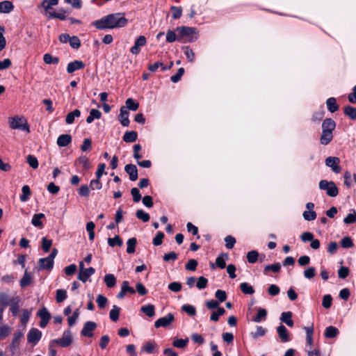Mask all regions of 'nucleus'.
<instances>
[{
	"instance_id": "f257e3e1",
	"label": "nucleus",
	"mask_w": 356,
	"mask_h": 356,
	"mask_svg": "<svg viewBox=\"0 0 356 356\" xmlns=\"http://www.w3.org/2000/svg\"><path fill=\"white\" fill-rule=\"evenodd\" d=\"M127 22L123 14L118 13L104 16L92 24L98 29H113L125 26Z\"/></svg>"
},
{
	"instance_id": "f03ea898",
	"label": "nucleus",
	"mask_w": 356,
	"mask_h": 356,
	"mask_svg": "<svg viewBox=\"0 0 356 356\" xmlns=\"http://www.w3.org/2000/svg\"><path fill=\"white\" fill-rule=\"evenodd\" d=\"M176 31L179 34V41L182 40L184 38L189 37L190 38L187 40L189 42L195 41L197 38V36H193L194 34H197V31L194 27L189 26H177Z\"/></svg>"
},
{
	"instance_id": "7ed1b4c3",
	"label": "nucleus",
	"mask_w": 356,
	"mask_h": 356,
	"mask_svg": "<svg viewBox=\"0 0 356 356\" xmlns=\"http://www.w3.org/2000/svg\"><path fill=\"white\" fill-rule=\"evenodd\" d=\"M319 188L321 190L325 191L326 194L330 197H336L339 193L338 188L334 182L323 179L319 182Z\"/></svg>"
},
{
	"instance_id": "20e7f679",
	"label": "nucleus",
	"mask_w": 356,
	"mask_h": 356,
	"mask_svg": "<svg viewBox=\"0 0 356 356\" xmlns=\"http://www.w3.org/2000/svg\"><path fill=\"white\" fill-rule=\"evenodd\" d=\"M9 125L12 129H20L29 132V126L23 118L13 117L9 118Z\"/></svg>"
},
{
	"instance_id": "39448f33",
	"label": "nucleus",
	"mask_w": 356,
	"mask_h": 356,
	"mask_svg": "<svg viewBox=\"0 0 356 356\" xmlns=\"http://www.w3.org/2000/svg\"><path fill=\"white\" fill-rule=\"evenodd\" d=\"M175 321L174 314L172 313L168 314L166 316L161 317L156 320L154 323V326L156 328L163 327H166L170 325Z\"/></svg>"
},
{
	"instance_id": "423d86ee",
	"label": "nucleus",
	"mask_w": 356,
	"mask_h": 356,
	"mask_svg": "<svg viewBox=\"0 0 356 356\" xmlns=\"http://www.w3.org/2000/svg\"><path fill=\"white\" fill-rule=\"evenodd\" d=\"M325 163L334 172L339 173L341 172V168L339 165L340 160L338 157L329 156L326 158Z\"/></svg>"
},
{
	"instance_id": "0eeeda50",
	"label": "nucleus",
	"mask_w": 356,
	"mask_h": 356,
	"mask_svg": "<svg viewBox=\"0 0 356 356\" xmlns=\"http://www.w3.org/2000/svg\"><path fill=\"white\" fill-rule=\"evenodd\" d=\"M23 336L24 334L21 331H16L14 333L12 342L9 346V348L13 354H15V353L19 349V343Z\"/></svg>"
},
{
	"instance_id": "6e6552de",
	"label": "nucleus",
	"mask_w": 356,
	"mask_h": 356,
	"mask_svg": "<svg viewBox=\"0 0 356 356\" xmlns=\"http://www.w3.org/2000/svg\"><path fill=\"white\" fill-rule=\"evenodd\" d=\"M42 337V332L37 328H31L27 334L29 343L35 345Z\"/></svg>"
},
{
	"instance_id": "1a4fd4ad",
	"label": "nucleus",
	"mask_w": 356,
	"mask_h": 356,
	"mask_svg": "<svg viewBox=\"0 0 356 356\" xmlns=\"http://www.w3.org/2000/svg\"><path fill=\"white\" fill-rule=\"evenodd\" d=\"M72 334L70 330L65 331L60 339L53 340V342L56 343L62 347L69 346L72 343Z\"/></svg>"
},
{
	"instance_id": "9d476101",
	"label": "nucleus",
	"mask_w": 356,
	"mask_h": 356,
	"mask_svg": "<svg viewBox=\"0 0 356 356\" xmlns=\"http://www.w3.org/2000/svg\"><path fill=\"white\" fill-rule=\"evenodd\" d=\"M97 327V323L93 321H87L84 323L83 327L81 331V335L84 337H92L93 336V331Z\"/></svg>"
},
{
	"instance_id": "9b49d317",
	"label": "nucleus",
	"mask_w": 356,
	"mask_h": 356,
	"mask_svg": "<svg viewBox=\"0 0 356 356\" xmlns=\"http://www.w3.org/2000/svg\"><path fill=\"white\" fill-rule=\"evenodd\" d=\"M127 293L134 294L136 291L133 287L129 286L128 281H124L122 283L121 291L117 295V298L122 299L124 297Z\"/></svg>"
},
{
	"instance_id": "f8f14e48",
	"label": "nucleus",
	"mask_w": 356,
	"mask_h": 356,
	"mask_svg": "<svg viewBox=\"0 0 356 356\" xmlns=\"http://www.w3.org/2000/svg\"><path fill=\"white\" fill-rule=\"evenodd\" d=\"M146 44V38L143 35L139 36L135 41L134 45L131 48L130 51L133 54H138L140 51V47Z\"/></svg>"
},
{
	"instance_id": "ddd939ff",
	"label": "nucleus",
	"mask_w": 356,
	"mask_h": 356,
	"mask_svg": "<svg viewBox=\"0 0 356 356\" xmlns=\"http://www.w3.org/2000/svg\"><path fill=\"white\" fill-rule=\"evenodd\" d=\"M125 172L129 175L131 181H136L138 179V169L134 164H127L124 167Z\"/></svg>"
},
{
	"instance_id": "4468645a",
	"label": "nucleus",
	"mask_w": 356,
	"mask_h": 356,
	"mask_svg": "<svg viewBox=\"0 0 356 356\" xmlns=\"http://www.w3.org/2000/svg\"><path fill=\"white\" fill-rule=\"evenodd\" d=\"M85 65L81 60H74L68 63L67 66V72L69 74L73 73L74 72L84 68Z\"/></svg>"
},
{
	"instance_id": "2eb2a0df",
	"label": "nucleus",
	"mask_w": 356,
	"mask_h": 356,
	"mask_svg": "<svg viewBox=\"0 0 356 356\" xmlns=\"http://www.w3.org/2000/svg\"><path fill=\"white\" fill-rule=\"evenodd\" d=\"M129 114L128 110L124 106L121 107L119 120L123 127H128L129 124Z\"/></svg>"
},
{
	"instance_id": "dca6fc26",
	"label": "nucleus",
	"mask_w": 356,
	"mask_h": 356,
	"mask_svg": "<svg viewBox=\"0 0 356 356\" xmlns=\"http://www.w3.org/2000/svg\"><path fill=\"white\" fill-rule=\"evenodd\" d=\"M21 299L19 296L12 297L11 304L10 305V311L11 312L13 316H16L19 309V302Z\"/></svg>"
},
{
	"instance_id": "f3484780",
	"label": "nucleus",
	"mask_w": 356,
	"mask_h": 356,
	"mask_svg": "<svg viewBox=\"0 0 356 356\" xmlns=\"http://www.w3.org/2000/svg\"><path fill=\"white\" fill-rule=\"evenodd\" d=\"M95 272V270L92 267H89L82 272H79L78 274V279L83 282H86L88 279Z\"/></svg>"
},
{
	"instance_id": "a211bd4d",
	"label": "nucleus",
	"mask_w": 356,
	"mask_h": 356,
	"mask_svg": "<svg viewBox=\"0 0 356 356\" xmlns=\"http://www.w3.org/2000/svg\"><path fill=\"white\" fill-rule=\"evenodd\" d=\"M336 127L335 122L331 118H326L322 123V131L332 132Z\"/></svg>"
},
{
	"instance_id": "6ab92c4d",
	"label": "nucleus",
	"mask_w": 356,
	"mask_h": 356,
	"mask_svg": "<svg viewBox=\"0 0 356 356\" xmlns=\"http://www.w3.org/2000/svg\"><path fill=\"white\" fill-rule=\"evenodd\" d=\"M39 268L40 270H51L54 267V261H52L47 258H41L39 259Z\"/></svg>"
},
{
	"instance_id": "aec40b11",
	"label": "nucleus",
	"mask_w": 356,
	"mask_h": 356,
	"mask_svg": "<svg viewBox=\"0 0 356 356\" xmlns=\"http://www.w3.org/2000/svg\"><path fill=\"white\" fill-rule=\"evenodd\" d=\"M277 332L282 342H288L290 341L288 331L285 326H284L282 324L280 325L277 327Z\"/></svg>"
},
{
	"instance_id": "412c9836",
	"label": "nucleus",
	"mask_w": 356,
	"mask_h": 356,
	"mask_svg": "<svg viewBox=\"0 0 356 356\" xmlns=\"http://www.w3.org/2000/svg\"><path fill=\"white\" fill-rule=\"evenodd\" d=\"M33 282V277L31 273H29L27 271V270H25L24 276L21 279L19 282V285L22 288H25L29 285H31Z\"/></svg>"
},
{
	"instance_id": "4be33fe9",
	"label": "nucleus",
	"mask_w": 356,
	"mask_h": 356,
	"mask_svg": "<svg viewBox=\"0 0 356 356\" xmlns=\"http://www.w3.org/2000/svg\"><path fill=\"white\" fill-rule=\"evenodd\" d=\"M72 142V137L70 134L60 135L57 138V145L59 147H66Z\"/></svg>"
},
{
	"instance_id": "5701e85b",
	"label": "nucleus",
	"mask_w": 356,
	"mask_h": 356,
	"mask_svg": "<svg viewBox=\"0 0 356 356\" xmlns=\"http://www.w3.org/2000/svg\"><path fill=\"white\" fill-rule=\"evenodd\" d=\"M44 218L45 216L44 213H40L34 214L31 220V224L35 227L42 228L43 227L42 220Z\"/></svg>"
},
{
	"instance_id": "b1692460",
	"label": "nucleus",
	"mask_w": 356,
	"mask_h": 356,
	"mask_svg": "<svg viewBox=\"0 0 356 356\" xmlns=\"http://www.w3.org/2000/svg\"><path fill=\"white\" fill-rule=\"evenodd\" d=\"M292 312H282L280 316V321L289 327L293 326V321L292 320Z\"/></svg>"
},
{
	"instance_id": "393cba45",
	"label": "nucleus",
	"mask_w": 356,
	"mask_h": 356,
	"mask_svg": "<svg viewBox=\"0 0 356 356\" xmlns=\"http://www.w3.org/2000/svg\"><path fill=\"white\" fill-rule=\"evenodd\" d=\"M339 334V330L336 327L330 325L325 328L324 336L325 338L332 339L337 337Z\"/></svg>"
},
{
	"instance_id": "a878e982",
	"label": "nucleus",
	"mask_w": 356,
	"mask_h": 356,
	"mask_svg": "<svg viewBox=\"0 0 356 356\" xmlns=\"http://www.w3.org/2000/svg\"><path fill=\"white\" fill-rule=\"evenodd\" d=\"M48 18H57L60 20H65L67 17V13L63 9H60L57 12H48Z\"/></svg>"
},
{
	"instance_id": "bb28decb",
	"label": "nucleus",
	"mask_w": 356,
	"mask_h": 356,
	"mask_svg": "<svg viewBox=\"0 0 356 356\" xmlns=\"http://www.w3.org/2000/svg\"><path fill=\"white\" fill-rule=\"evenodd\" d=\"M11 301L12 298H10L8 294L3 291L0 292V306L6 308L8 305L11 304Z\"/></svg>"
},
{
	"instance_id": "cd10ccee",
	"label": "nucleus",
	"mask_w": 356,
	"mask_h": 356,
	"mask_svg": "<svg viewBox=\"0 0 356 356\" xmlns=\"http://www.w3.org/2000/svg\"><path fill=\"white\" fill-rule=\"evenodd\" d=\"M326 105L328 111L331 113H334L339 109V106L334 97L328 98L326 101Z\"/></svg>"
},
{
	"instance_id": "c85d7f7f",
	"label": "nucleus",
	"mask_w": 356,
	"mask_h": 356,
	"mask_svg": "<svg viewBox=\"0 0 356 356\" xmlns=\"http://www.w3.org/2000/svg\"><path fill=\"white\" fill-rule=\"evenodd\" d=\"M14 8L13 3L9 1L0 2V13H8Z\"/></svg>"
},
{
	"instance_id": "c756f323",
	"label": "nucleus",
	"mask_w": 356,
	"mask_h": 356,
	"mask_svg": "<svg viewBox=\"0 0 356 356\" xmlns=\"http://www.w3.org/2000/svg\"><path fill=\"white\" fill-rule=\"evenodd\" d=\"M333 138L332 132L322 131V135L320 138V142L323 145H328Z\"/></svg>"
},
{
	"instance_id": "7c9ffc66",
	"label": "nucleus",
	"mask_w": 356,
	"mask_h": 356,
	"mask_svg": "<svg viewBox=\"0 0 356 356\" xmlns=\"http://www.w3.org/2000/svg\"><path fill=\"white\" fill-rule=\"evenodd\" d=\"M138 134L135 131H126L123 136V140L126 143H133L136 140Z\"/></svg>"
},
{
	"instance_id": "2f4dec72",
	"label": "nucleus",
	"mask_w": 356,
	"mask_h": 356,
	"mask_svg": "<svg viewBox=\"0 0 356 356\" xmlns=\"http://www.w3.org/2000/svg\"><path fill=\"white\" fill-rule=\"evenodd\" d=\"M81 115V111L79 109H75L69 113L65 118V122L71 124L74 122L75 118H79Z\"/></svg>"
},
{
	"instance_id": "473e14b6",
	"label": "nucleus",
	"mask_w": 356,
	"mask_h": 356,
	"mask_svg": "<svg viewBox=\"0 0 356 356\" xmlns=\"http://www.w3.org/2000/svg\"><path fill=\"white\" fill-rule=\"evenodd\" d=\"M101 116L102 113L99 110L92 108L90 111V115L86 118V122L90 124L95 119H99Z\"/></svg>"
},
{
	"instance_id": "72a5a7b5",
	"label": "nucleus",
	"mask_w": 356,
	"mask_h": 356,
	"mask_svg": "<svg viewBox=\"0 0 356 356\" xmlns=\"http://www.w3.org/2000/svg\"><path fill=\"white\" fill-rule=\"evenodd\" d=\"M140 310L149 317H152L155 314V307L152 304L142 306Z\"/></svg>"
},
{
	"instance_id": "f704fd0d",
	"label": "nucleus",
	"mask_w": 356,
	"mask_h": 356,
	"mask_svg": "<svg viewBox=\"0 0 356 356\" xmlns=\"http://www.w3.org/2000/svg\"><path fill=\"white\" fill-rule=\"evenodd\" d=\"M179 41V34L175 31L169 29L166 33V41L169 43H172L175 41Z\"/></svg>"
},
{
	"instance_id": "c9c22d12",
	"label": "nucleus",
	"mask_w": 356,
	"mask_h": 356,
	"mask_svg": "<svg viewBox=\"0 0 356 356\" xmlns=\"http://www.w3.org/2000/svg\"><path fill=\"white\" fill-rule=\"evenodd\" d=\"M58 3V0H43L42 1L41 6L47 12V15H48V12H50L49 10L51 8V7L56 6Z\"/></svg>"
},
{
	"instance_id": "e433bc0d",
	"label": "nucleus",
	"mask_w": 356,
	"mask_h": 356,
	"mask_svg": "<svg viewBox=\"0 0 356 356\" xmlns=\"http://www.w3.org/2000/svg\"><path fill=\"white\" fill-rule=\"evenodd\" d=\"M104 281L108 288L113 287L116 284V278L113 274H106L104 276Z\"/></svg>"
},
{
	"instance_id": "4c0bfd02",
	"label": "nucleus",
	"mask_w": 356,
	"mask_h": 356,
	"mask_svg": "<svg viewBox=\"0 0 356 356\" xmlns=\"http://www.w3.org/2000/svg\"><path fill=\"white\" fill-rule=\"evenodd\" d=\"M182 49L184 50V53L187 60H188V62L193 63L195 61V53L193 51V49H191L188 46L183 47Z\"/></svg>"
},
{
	"instance_id": "58836bf2",
	"label": "nucleus",
	"mask_w": 356,
	"mask_h": 356,
	"mask_svg": "<svg viewBox=\"0 0 356 356\" xmlns=\"http://www.w3.org/2000/svg\"><path fill=\"white\" fill-rule=\"evenodd\" d=\"M11 332V327L8 325H0V341L6 339Z\"/></svg>"
},
{
	"instance_id": "ea45409f",
	"label": "nucleus",
	"mask_w": 356,
	"mask_h": 356,
	"mask_svg": "<svg viewBox=\"0 0 356 356\" xmlns=\"http://www.w3.org/2000/svg\"><path fill=\"white\" fill-rule=\"evenodd\" d=\"M120 312V308L117 305H113L109 313L111 320L113 322H116L119 318Z\"/></svg>"
},
{
	"instance_id": "a19ab883",
	"label": "nucleus",
	"mask_w": 356,
	"mask_h": 356,
	"mask_svg": "<svg viewBox=\"0 0 356 356\" xmlns=\"http://www.w3.org/2000/svg\"><path fill=\"white\" fill-rule=\"evenodd\" d=\"M75 163L81 165L84 170H88L90 168V162L86 156H79L76 161Z\"/></svg>"
},
{
	"instance_id": "79ce46f5",
	"label": "nucleus",
	"mask_w": 356,
	"mask_h": 356,
	"mask_svg": "<svg viewBox=\"0 0 356 356\" xmlns=\"http://www.w3.org/2000/svg\"><path fill=\"white\" fill-rule=\"evenodd\" d=\"M267 312L265 309L259 308L257 310V315L254 317L253 321L256 323H259L264 320L266 317Z\"/></svg>"
},
{
	"instance_id": "37998d69",
	"label": "nucleus",
	"mask_w": 356,
	"mask_h": 356,
	"mask_svg": "<svg viewBox=\"0 0 356 356\" xmlns=\"http://www.w3.org/2000/svg\"><path fill=\"white\" fill-rule=\"evenodd\" d=\"M43 60H44V62L48 65H51V64L56 65L59 63V58L54 57L50 54H45L43 56Z\"/></svg>"
},
{
	"instance_id": "c03bdc74",
	"label": "nucleus",
	"mask_w": 356,
	"mask_h": 356,
	"mask_svg": "<svg viewBox=\"0 0 356 356\" xmlns=\"http://www.w3.org/2000/svg\"><path fill=\"white\" fill-rule=\"evenodd\" d=\"M225 313V309L223 307H218L215 312H213L210 320L211 321L217 322L219 320V317L222 316Z\"/></svg>"
},
{
	"instance_id": "a18cd8bd",
	"label": "nucleus",
	"mask_w": 356,
	"mask_h": 356,
	"mask_svg": "<svg viewBox=\"0 0 356 356\" xmlns=\"http://www.w3.org/2000/svg\"><path fill=\"white\" fill-rule=\"evenodd\" d=\"M241 291L245 294L252 295L254 293V289L248 282H243L240 284Z\"/></svg>"
},
{
	"instance_id": "49530a36",
	"label": "nucleus",
	"mask_w": 356,
	"mask_h": 356,
	"mask_svg": "<svg viewBox=\"0 0 356 356\" xmlns=\"http://www.w3.org/2000/svg\"><path fill=\"white\" fill-rule=\"evenodd\" d=\"M22 194L20 195V200L22 202H26L31 195V190L29 186L25 185L22 188Z\"/></svg>"
},
{
	"instance_id": "de8ad7c7",
	"label": "nucleus",
	"mask_w": 356,
	"mask_h": 356,
	"mask_svg": "<svg viewBox=\"0 0 356 356\" xmlns=\"http://www.w3.org/2000/svg\"><path fill=\"white\" fill-rule=\"evenodd\" d=\"M137 241L136 238H131L128 239L127 244V252L129 254L134 253L136 250V245Z\"/></svg>"
},
{
	"instance_id": "09e8293b",
	"label": "nucleus",
	"mask_w": 356,
	"mask_h": 356,
	"mask_svg": "<svg viewBox=\"0 0 356 356\" xmlns=\"http://www.w3.org/2000/svg\"><path fill=\"white\" fill-rule=\"evenodd\" d=\"M344 113L351 120H356V108L351 106H347L344 108Z\"/></svg>"
},
{
	"instance_id": "8fccbe9b",
	"label": "nucleus",
	"mask_w": 356,
	"mask_h": 356,
	"mask_svg": "<svg viewBox=\"0 0 356 356\" xmlns=\"http://www.w3.org/2000/svg\"><path fill=\"white\" fill-rule=\"evenodd\" d=\"M259 253L257 250H251L248 252L246 256L248 262L250 264H254L257 261Z\"/></svg>"
},
{
	"instance_id": "3c124183",
	"label": "nucleus",
	"mask_w": 356,
	"mask_h": 356,
	"mask_svg": "<svg viewBox=\"0 0 356 356\" xmlns=\"http://www.w3.org/2000/svg\"><path fill=\"white\" fill-rule=\"evenodd\" d=\"M281 269V265L280 263L274 264L266 265L264 267V273L266 274L268 271L271 270L273 273H278Z\"/></svg>"
},
{
	"instance_id": "603ef678",
	"label": "nucleus",
	"mask_w": 356,
	"mask_h": 356,
	"mask_svg": "<svg viewBox=\"0 0 356 356\" xmlns=\"http://www.w3.org/2000/svg\"><path fill=\"white\" fill-rule=\"evenodd\" d=\"M126 106H127V109H129L131 111H136L138 107H139V104L138 102H136L133 99L131 98H128L127 100H126Z\"/></svg>"
},
{
	"instance_id": "864d4df0",
	"label": "nucleus",
	"mask_w": 356,
	"mask_h": 356,
	"mask_svg": "<svg viewBox=\"0 0 356 356\" xmlns=\"http://www.w3.org/2000/svg\"><path fill=\"white\" fill-rule=\"evenodd\" d=\"M136 216L138 219L141 220L144 222H148L150 218L149 213L142 209L138 210L136 213Z\"/></svg>"
},
{
	"instance_id": "5fc2aeb1",
	"label": "nucleus",
	"mask_w": 356,
	"mask_h": 356,
	"mask_svg": "<svg viewBox=\"0 0 356 356\" xmlns=\"http://www.w3.org/2000/svg\"><path fill=\"white\" fill-rule=\"evenodd\" d=\"M108 244L111 247H114L115 245L122 246L123 243L118 236H115L114 238H108Z\"/></svg>"
},
{
	"instance_id": "6e6d98bb",
	"label": "nucleus",
	"mask_w": 356,
	"mask_h": 356,
	"mask_svg": "<svg viewBox=\"0 0 356 356\" xmlns=\"http://www.w3.org/2000/svg\"><path fill=\"white\" fill-rule=\"evenodd\" d=\"M67 292L64 289H58L56 291V300L57 302H62L67 298Z\"/></svg>"
},
{
	"instance_id": "4d7b16f0",
	"label": "nucleus",
	"mask_w": 356,
	"mask_h": 356,
	"mask_svg": "<svg viewBox=\"0 0 356 356\" xmlns=\"http://www.w3.org/2000/svg\"><path fill=\"white\" fill-rule=\"evenodd\" d=\"M224 257H227V254H221L216 259V266L221 269L225 268L226 266L225 260L224 259Z\"/></svg>"
},
{
	"instance_id": "13d9d810",
	"label": "nucleus",
	"mask_w": 356,
	"mask_h": 356,
	"mask_svg": "<svg viewBox=\"0 0 356 356\" xmlns=\"http://www.w3.org/2000/svg\"><path fill=\"white\" fill-rule=\"evenodd\" d=\"M181 309L187 313L189 316H193L196 314L195 307L191 305H184Z\"/></svg>"
},
{
	"instance_id": "bf43d9fd",
	"label": "nucleus",
	"mask_w": 356,
	"mask_h": 356,
	"mask_svg": "<svg viewBox=\"0 0 356 356\" xmlns=\"http://www.w3.org/2000/svg\"><path fill=\"white\" fill-rule=\"evenodd\" d=\"M31 316V312L28 309H23L22 316H20L21 323L26 325L29 322Z\"/></svg>"
},
{
	"instance_id": "052dcab7",
	"label": "nucleus",
	"mask_w": 356,
	"mask_h": 356,
	"mask_svg": "<svg viewBox=\"0 0 356 356\" xmlns=\"http://www.w3.org/2000/svg\"><path fill=\"white\" fill-rule=\"evenodd\" d=\"M26 160L29 165L33 169H36L38 167V161L35 156L29 154L27 156Z\"/></svg>"
},
{
	"instance_id": "680f3d73",
	"label": "nucleus",
	"mask_w": 356,
	"mask_h": 356,
	"mask_svg": "<svg viewBox=\"0 0 356 356\" xmlns=\"http://www.w3.org/2000/svg\"><path fill=\"white\" fill-rule=\"evenodd\" d=\"M353 245V242L349 236H345L341 241V245L343 248H352Z\"/></svg>"
},
{
	"instance_id": "e2e57ef3",
	"label": "nucleus",
	"mask_w": 356,
	"mask_h": 356,
	"mask_svg": "<svg viewBox=\"0 0 356 356\" xmlns=\"http://www.w3.org/2000/svg\"><path fill=\"white\" fill-rule=\"evenodd\" d=\"M305 220L312 221L316 219V213L314 211H305L302 213Z\"/></svg>"
},
{
	"instance_id": "0e129e2a",
	"label": "nucleus",
	"mask_w": 356,
	"mask_h": 356,
	"mask_svg": "<svg viewBox=\"0 0 356 356\" xmlns=\"http://www.w3.org/2000/svg\"><path fill=\"white\" fill-rule=\"evenodd\" d=\"M172 10V17L174 19H177L181 17L182 14V9L181 7H177V6H172L171 7Z\"/></svg>"
},
{
	"instance_id": "69168bd1",
	"label": "nucleus",
	"mask_w": 356,
	"mask_h": 356,
	"mask_svg": "<svg viewBox=\"0 0 356 356\" xmlns=\"http://www.w3.org/2000/svg\"><path fill=\"white\" fill-rule=\"evenodd\" d=\"M51 245H52L51 240L47 239L45 237H43L42 238V250L45 252H48L50 250Z\"/></svg>"
},
{
	"instance_id": "338daca9",
	"label": "nucleus",
	"mask_w": 356,
	"mask_h": 356,
	"mask_svg": "<svg viewBox=\"0 0 356 356\" xmlns=\"http://www.w3.org/2000/svg\"><path fill=\"white\" fill-rule=\"evenodd\" d=\"M207 283L208 280L206 277L202 276L198 278L196 283V286L198 289H204L207 287Z\"/></svg>"
},
{
	"instance_id": "774afa93",
	"label": "nucleus",
	"mask_w": 356,
	"mask_h": 356,
	"mask_svg": "<svg viewBox=\"0 0 356 356\" xmlns=\"http://www.w3.org/2000/svg\"><path fill=\"white\" fill-rule=\"evenodd\" d=\"M102 187V184L100 181V179H92L90 182V188L92 190H99Z\"/></svg>"
}]
</instances>
